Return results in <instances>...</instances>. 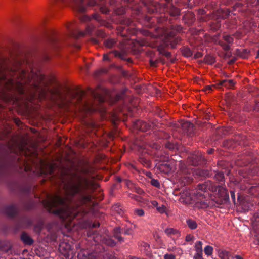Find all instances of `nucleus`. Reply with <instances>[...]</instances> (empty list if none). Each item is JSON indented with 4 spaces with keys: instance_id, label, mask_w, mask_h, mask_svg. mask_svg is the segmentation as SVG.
<instances>
[{
    "instance_id": "18",
    "label": "nucleus",
    "mask_w": 259,
    "mask_h": 259,
    "mask_svg": "<svg viewBox=\"0 0 259 259\" xmlns=\"http://www.w3.org/2000/svg\"><path fill=\"white\" fill-rule=\"evenodd\" d=\"M111 53H113L115 57H118L122 60H126L129 63H131L132 62V60L130 58H125V54L123 53L119 52L117 50H114L111 52Z\"/></svg>"
},
{
    "instance_id": "31",
    "label": "nucleus",
    "mask_w": 259,
    "mask_h": 259,
    "mask_svg": "<svg viewBox=\"0 0 259 259\" xmlns=\"http://www.w3.org/2000/svg\"><path fill=\"white\" fill-rule=\"evenodd\" d=\"M218 44L220 46H221L223 48V49L225 51H229L231 48L230 45L229 44L226 43L222 40H219L218 42Z\"/></svg>"
},
{
    "instance_id": "2",
    "label": "nucleus",
    "mask_w": 259,
    "mask_h": 259,
    "mask_svg": "<svg viewBox=\"0 0 259 259\" xmlns=\"http://www.w3.org/2000/svg\"><path fill=\"white\" fill-rule=\"evenodd\" d=\"M71 102L77 103L80 109L86 112H92L95 110L94 106L98 103L104 102V99L102 95L96 90L88 88L87 92L79 90L73 92L70 95Z\"/></svg>"
},
{
    "instance_id": "48",
    "label": "nucleus",
    "mask_w": 259,
    "mask_h": 259,
    "mask_svg": "<svg viewBox=\"0 0 259 259\" xmlns=\"http://www.w3.org/2000/svg\"><path fill=\"white\" fill-rule=\"evenodd\" d=\"M231 198L233 202L235 204L236 200H235V192L233 191H230Z\"/></svg>"
},
{
    "instance_id": "25",
    "label": "nucleus",
    "mask_w": 259,
    "mask_h": 259,
    "mask_svg": "<svg viewBox=\"0 0 259 259\" xmlns=\"http://www.w3.org/2000/svg\"><path fill=\"white\" fill-rule=\"evenodd\" d=\"M182 53L183 55L186 57H191L193 55L192 50L188 47H184L182 48Z\"/></svg>"
},
{
    "instance_id": "13",
    "label": "nucleus",
    "mask_w": 259,
    "mask_h": 259,
    "mask_svg": "<svg viewBox=\"0 0 259 259\" xmlns=\"http://www.w3.org/2000/svg\"><path fill=\"white\" fill-rule=\"evenodd\" d=\"M165 8H166L168 13L171 16H178L181 14V10L172 4H170L169 6L166 4Z\"/></svg>"
},
{
    "instance_id": "39",
    "label": "nucleus",
    "mask_w": 259,
    "mask_h": 259,
    "mask_svg": "<svg viewBox=\"0 0 259 259\" xmlns=\"http://www.w3.org/2000/svg\"><path fill=\"white\" fill-rule=\"evenodd\" d=\"M150 183H151V184L153 186H155L157 188L160 187L159 182L157 179H151Z\"/></svg>"
},
{
    "instance_id": "42",
    "label": "nucleus",
    "mask_w": 259,
    "mask_h": 259,
    "mask_svg": "<svg viewBox=\"0 0 259 259\" xmlns=\"http://www.w3.org/2000/svg\"><path fill=\"white\" fill-rule=\"evenodd\" d=\"M165 147L170 150H172L176 148V146L174 144L168 142L165 144Z\"/></svg>"
},
{
    "instance_id": "9",
    "label": "nucleus",
    "mask_w": 259,
    "mask_h": 259,
    "mask_svg": "<svg viewBox=\"0 0 259 259\" xmlns=\"http://www.w3.org/2000/svg\"><path fill=\"white\" fill-rule=\"evenodd\" d=\"M89 34H95L97 36L100 38H104L106 34L104 31L102 29H96L93 26H88L87 28L86 32Z\"/></svg>"
},
{
    "instance_id": "49",
    "label": "nucleus",
    "mask_w": 259,
    "mask_h": 259,
    "mask_svg": "<svg viewBox=\"0 0 259 259\" xmlns=\"http://www.w3.org/2000/svg\"><path fill=\"white\" fill-rule=\"evenodd\" d=\"M122 233L124 235H131L132 234V230L130 228H128L122 232Z\"/></svg>"
},
{
    "instance_id": "60",
    "label": "nucleus",
    "mask_w": 259,
    "mask_h": 259,
    "mask_svg": "<svg viewBox=\"0 0 259 259\" xmlns=\"http://www.w3.org/2000/svg\"><path fill=\"white\" fill-rule=\"evenodd\" d=\"M99 226H100V224L98 222H94L92 224L93 228H97V227H99Z\"/></svg>"
},
{
    "instance_id": "37",
    "label": "nucleus",
    "mask_w": 259,
    "mask_h": 259,
    "mask_svg": "<svg viewBox=\"0 0 259 259\" xmlns=\"http://www.w3.org/2000/svg\"><path fill=\"white\" fill-rule=\"evenodd\" d=\"M24 207L27 210L32 209L35 207V204L32 201H29L25 204Z\"/></svg>"
},
{
    "instance_id": "16",
    "label": "nucleus",
    "mask_w": 259,
    "mask_h": 259,
    "mask_svg": "<svg viewBox=\"0 0 259 259\" xmlns=\"http://www.w3.org/2000/svg\"><path fill=\"white\" fill-rule=\"evenodd\" d=\"M235 54L243 59L247 58L249 54V51L245 49H237L235 50Z\"/></svg>"
},
{
    "instance_id": "24",
    "label": "nucleus",
    "mask_w": 259,
    "mask_h": 259,
    "mask_svg": "<svg viewBox=\"0 0 259 259\" xmlns=\"http://www.w3.org/2000/svg\"><path fill=\"white\" fill-rule=\"evenodd\" d=\"M187 225H188V227L192 230L195 229L197 227V224L196 222L195 221L189 219L187 220L186 221Z\"/></svg>"
},
{
    "instance_id": "11",
    "label": "nucleus",
    "mask_w": 259,
    "mask_h": 259,
    "mask_svg": "<svg viewBox=\"0 0 259 259\" xmlns=\"http://www.w3.org/2000/svg\"><path fill=\"white\" fill-rule=\"evenodd\" d=\"M197 190H201L202 192H206L208 190L214 191L216 190L215 188H213L212 183L211 181H208L205 182L204 183L199 184L197 186Z\"/></svg>"
},
{
    "instance_id": "43",
    "label": "nucleus",
    "mask_w": 259,
    "mask_h": 259,
    "mask_svg": "<svg viewBox=\"0 0 259 259\" xmlns=\"http://www.w3.org/2000/svg\"><path fill=\"white\" fill-rule=\"evenodd\" d=\"M106 243L107 244V245L111 246H115L116 244V242L112 239H108L106 241Z\"/></svg>"
},
{
    "instance_id": "55",
    "label": "nucleus",
    "mask_w": 259,
    "mask_h": 259,
    "mask_svg": "<svg viewBox=\"0 0 259 259\" xmlns=\"http://www.w3.org/2000/svg\"><path fill=\"white\" fill-rule=\"evenodd\" d=\"M202 57V53L201 52H198L194 55L195 58H199Z\"/></svg>"
},
{
    "instance_id": "10",
    "label": "nucleus",
    "mask_w": 259,
    "mask_h": 259,
    "mask_svg": "<svg viewBox=\"0 0 259 259\" xmlns=\"http://www.w3.org/2000/svg\"><path fill=\"white\" fill-rule=\"evenodd\" d=\"M184 132L190 136H192L194 133L195 127L193 123L189 121L184 122L181 124Z\"/></svg>"
},
{
    "instance_id": "29",
    "label": "nucleus",
    "mask_w": 259,
    "mask_h": 259,
    "mask_svg": "<svg viewBox=\"0 0 259 259\" xmlns=\"http://www.w3.org/2000/svg\"><path fill=\"white\" fill-rule=\"evenodd\" d=\"M164 232L165 234H166L168 236H170L171 235H177L179 234V232L177 230L171 228L166 229Z\"/></svg>"
},
{
    "instance_id": "19",
    "label": "nucleus",
    "mask_w": 259,
    "mask_h": 259,
    "mask_svg": "<svg viewBox=\"0 0 259 259\" xmlns=\"http://www.w3.org/2000/svg\"><path fill=\"white\" fill-rule=\"evenodd\" d=\"M217 13L220 18L226 19L230 15V11L228 9H220L218 10Z\"/></svg>"
},
{
    "instance_id": "27",
    "label": "nucleus",
    "mask_w": 259,
    "mask_h": 259,
    "mask_svg": "<svg viewBox=\"0 0 259 259\" xmlns=\"http://www.w3.org/2000/svg\"><path fill=\"white\" fill-rule=\"evenodd\" d=\"M81 169L82 173L86 175H88L89 176H90V175H91L94 171L93 168L90 166L84 167Z\"/></svg>"
},
{
    "instance_id": "63",
    "label": "nucleus",
    "mask_w": 259,
    "mask_h": 259,
    "mask_svg": "<svg viewBox=\"0 0 259 259\" xmlns=\"http://www.w3.org/2000/svg\"><path fill=\"white\" fill-rule=\"evenodd\" d=\"M92 41L94 43L96 44H98L99 43V40L97 38H92Z\"/></svg>"
},
{
    "instance_id": "36",
    "label": "nucleus",
    "mask_w": 259,
    "mask_h": 259,
    "mask_svg": "<svg viewBox=\"0 0 259 259\" xmlns=\"http://www.w3.org/2000/svg\"><path fill=\"white\" fill-rule=\"evenodd\" d=\"M213 247L210 245H207L204 249V251L205 254L210 255L213 252Z\"/></svg>"
},
{
    "instance_id": "22",
    "label": "nucleus",
    "mask_w": 259,
    "mask_h": 259,
    "mask_svg": "<svg viewBox=\"0 0 259 259\" xmlns=\"http://www.w3.org/2000/svg\"><path fill=\"white\" fill-rule=\"evenodd\" d=\"M116 44V40L113 38H108L104 41V45L108 48H113Z\"/></svg>"
},
{
    "instance_id": "12",
    "label": "nucleus",
    "mask_w": 259,
    "mask_h": 259,
    "mask_svg": "<svg viewBox=\"0 0 259 259\" xmlns=\"http://www.w3.org/2000/svg\"><path fill=\"white\" fill-rule=\"evenodd\" d=\"M218 195L221 198V203H226L229 200V194L226 189L220 187L218 190Z\"/></svg>"
},
{
    "instance_id": "14",
    "label": "nucleus",
    "mask_w": 259,
    "mask_h": 259,
    "mask_svg": "<svg viewBox=\"0 0 259 259\" xmlns=\"http://www.w3.org/2000/svg\"><path fill=\"white\" fill-rule=\"evenodd\" d=\"M135 127L142 132L147 131L150 129V126L149 124L142 120H137L134 123Z\"/></svg>"
},
{
    "instance_id": "7",
    "label": "nucleus",
    "mask_w": 259,
    "mask_h": 259,
    "mask_svg": "<svg viewBox=\"0 0 259 259\" xmlns=\"http://www.w3.org/2000/svg\"><path fill=\"white\" fill-rule=\"evenodd\" d=\"M4 212L10 218H14L18 212V207L14 204L5 206L3 208Z\"/></svg>"
},
{
    "instance_id": "61",
    "label": "nucleus",
    "mask_w": 259,
    "mask_h": 259,
    "mask_svg": "<svg viewBox=\"0 0 259 259\" xmlns=\"http://www.w3.org/2000/svg\"><path fill=\"white\" fill-rule=\"evenodd\" d=\"M225 56L226 58H230L232 56V53L231 52H226Z\"/></svg>"
},
{
    "instance_id": "40",
    "label": "nucleus",
    "mask_w": 259,
    "mask_h": 259,
    "mask_svg": "<svg viewBox=\"0 0 259 259\" xmlns=\"http://www.w3.org/2000/svg\"><path fill=\"white\" fill-rule=\"evenodd\" d=\"M160 53L166 57H170L171 56V53L165 51L164 49L160 50Z\"/></svg>"
},
{
    "instance_id": "58",
    "label": "nucleus",
    "mask_w": 259,
    "mask_h": 259,
    "mask_svg": "<svg viewBox=\"0 0 259 259\" xmlns=\"http://www.w3.org/2000/svg\"><path fill=\"white\" fill-rule=\"evenodd\" d=\"M103 60L104 61H110L109 57V56H108V55L107 54H104L103 55Z\"/></svg>"
},
{
    "instance_id": "28",
    "label": "nucleus",
    "mask_w": 259,
    "mask_h": 259,
    "mask_svg": "<svg viewBox=\"0 0 259 259\" xmlns=\"http://www.w3.org/2000/svg\"><path fill=\"white\" fill-rule=\"evenodd\" d=\"M7 174L8 169H6L5 166L3 164H0V182Z\"/></svg>"
},
{
    "instance_id": "23",
    "label": "nucleus",
    "mask_w": 259,
    "mask_h": 259,
    "mask_svg": "<svg viewBox=\"0 0 259 259\" xmlns=\"http://www.w3.org/2000/svg\"><path fill=\"white\" fill-rule=\"evenodd\" d=\"M181 41V37L178 36L175 38H172L168 40V42L170 44L171 48L174 49L176 47L177 44H178Z\"/></svg>"
},
{
    "instance_id": "54",
    "label": "nucleus",
    "mask_w": 259,
    "mask_h": 259,
    "mask_svg": "<svg viewBox=\"0 0 259 259\" xmlns=\"http://www.w3.org/2000/svg\"><path fill=\"white\" fill-rule=\"evenodd\" d=\"M158 63L157 61H153L152 60H150V64L151 66L155 67Z\"/></svg>"
},
{
    "instance_id": "45",
    "label": "nucleus",
    "mask_w": 259,
    "mask_h": 259,
    "mask_svg": "<svg viewBox=\"0 0 259 259\" xmlns=\"http://www.w3.org/2000/svg\"><path fill=\"white\" fill-rule=\"evenodd\" d=\"M132 21L129 19H124L122 20V24L126 26L130 25Z\"/></svg>"
},
{
    "instance_id": "5",
    "label": "nucleus",
    "mask_w": 259,
    "mask_h": 259,
    "mask_svg": "<svg viewBox=\"0 0 259 259\" xmlns=\"http://www.w3.org/2000/svg\"><path fill=\"white\" fill-rule=\"evenodd\" d=\"M59 250L66 259H73L75 255V252L71 244L67 242H61L59 245Z\"/></svg>"
},
{
    "instance_id": "3",
    "label": "nucleus",
    "mask_w": 259,
    "mask_h": 259,
    "mask_svg": "<svg viewBox=\"0 0 259 259\" xmlns=\"http://www.w3.org/2000/svg\"><path fill=\"white\" fill-rule=\"evenodd\" d=\"M147 146L158 150L160 148V145L156 142H148L146 143V146H142L141 148V151L139 155V161L145 166L150 167L151 163L149 158L150 152L147 149Z\"/></svg>"
},
{
    "instance_id": "30",
    "label": "nucleus",
    "mask_w": 259,
    "mask_h": 259,
    "mask_svg": "<svg viewBox=\"0 0 259 259\" xmlns=\"http://www.w3.org/2000/svg\"><path fill=\"white\" fill-rule=\"evenodd\" d=\"M204 59V61L209 64H212L215 62V58L212 56H205Z\"/></svg>"
},
{
    "instance_id": "41",
    "label": "nucleus",
    "mask_w": 259,
    "mask_h": 259,
    "mask_svg": "<svg viewBox=\"0 0 259 259\" xmlns=\"http://www.w3.org/2000/svg\"><path fill=\"white\" fill-rule=\"evenodd\" d=\"M203 252H196L194 255V259H203L202 257Z\"/></svg>"
},
{
    "instance_id": "21",
    "label": "nucleus",
    "mask_w": 259,
    "mask_h": 259,
    "mask_svg": "<svg viewBox=\"0 0 259 259\" xmlns=\"http://www.w3.org/2000/svg\"><path fill=\"white\" fill-rule=\"evenodd\" d=\"M213 175H211V177H213L217 181L219 182H223L224 181V175L222 172L218 171L216 172L214 171Z\"/></svg>"
},
{
    "instance_id": "20",
    "label": "nucleus",
    "mask_w": 259,
    "mask_h": 259,
    "mask_svg": "<svg viewBox=\"0 0 259 259\" xmlns=\"http://www.w3.org/2000/svg\"><path fill=\"white\" fill-rule=\"evenodd\" d=\"M196 174L203 177H211V175H213L212 172H210L208 170L205 169H199L196 171Z\"/></svg>"
},
{
    "instance_id": "51",
    "label": "nucleus",
    "mask_w": 259,
    "mask_h": 259,
    "mask_svg": "<svg viewBox=\"0 0 259 259\" xmlns=\"http://www.w3.org/2000/svg\"><path fill=\"white\" fill-rule=\"evenodd\" d=\"M121 233V228L120 227H116L114 229V235L118 234Z\"/></svg>"
},
{
    "instance_id": "47",
    "label": "nucleus",
    "mask_w": 259,
    "mask_h": 259,
    "mask_svg": "<svg viewBox=\"0 0 259 259\" xmlns=\"http://www.w3.org/2000/svg\"><path fill=\"white\" fill-rule=\"evenodd\" d=\"M100 9L101 12L104 14H107L109 12V10L106 7H100Z\"/></svg>"
},
{
    "instance_id": "62",
    "label": "nucleus",
    "mask_w": 259,
    "mask_h": 259,
    "mask_svg": "<svg viewBox=\"0 0 259 259\" xmlns=\"http://www.w3.org/2000/svg\"><path fill=\"white\" fill-rule=\"evenodd\" d=\"M214 149L213 148H211L207 150V153L209 154H211L214 152Z\"/></svg>"
},
{
    "instance_id": "15",
    "label": "nucleus",
    "mask_w": 259,
    "mask_h": 259,
    "mask_svg": "<svg viewBox=\"0 0 259 259\" xmlns=\"http://www.w3.org/2000/svg\"><path fill=\"white\" fill-rule=\"evenodd\" d=\"M32 224L31 220L26 216L22 217L19 220L18 225L20 227L29 226Z\"/></svg>"
},
{
    "instance_id": "52",
    "label": "nucleus",
    "mask_w": 259,
    "mask_h": 259,
    "mask_svg": "<svg viewBox=\"0 0 259 259\" xmlns=\"http://www.w3.org/2000/svg\"><path fill=\"white\" fill-rule=\"evenodd\" d=\"M113 236L115 238L117 239L119 242H123V238L118 234L113 235Z\"/></svg>"
},
{
    "instance_id": "8",
    "label": "nucleus",
    "mask_w": 259,
    "mask_h": 259,
    "mask_svg": "<svg viewBox=\"0 0 259 259\" xmlns=\"http://www.w3.org/2000/svg\"><path fill=\"white\" fill-rule=\"evenodd\" d=\"M235 84L236 82L233 79H223L217 83L216 86L219 89L223 90V87L228 89H233Z\"/></svg>"
},
{
    "instance_id": "17",
    "label": "nucleus",
    "mask_w": 259,
    "mask_h": 259,
    "mask_svg": "<svg viewBox=\"0 0 259 259\" xmlns=\"http://www.w3.org/2000/svg\"><path fill=\"white\" fill-rule=\"evenodd\" d=\"M21 239L26 245H30L33 243V239L25 232L21 234Z\"/></svg>"
},
{
    "instance_id": "50",
    "label": "nucleus",
    "mask_w": 259,
    "mask_h": 259,
    "mask_svg": "<svg viewBox=\"0 0 259 259\" xmlns=\"http://www.w3.org/2000/svg\"><path fill=\"white\" fill-rule=\"evenodd\" d=\"M194 239V236L191 235L190 234L187 235L186 237L185 240L187 242H190L191 241H192Z\"/></svg>"
},
{
    "instance_id": "38",
    "label": "nucleus",
    "mask_w": 259,
    "mask_h": 259,
    "mask_svg": "<svg viewBox=\"0 0 259 259\" xmlns=\"http://www.w3.org/2000/svg\"><path fill=\"white\" fill-rule=\"evenodd\" d=\"M220 256L222 259H228L229 256V252L227 251L223 250L220 253Z\"/></svg>"
},
{
    "instance_id": "56",
    "label": "nucleus",
    "mask_w": 259,
    "mask_h": 259,
    "mask_svg": "<svg viewBox=\"0 0 259 259\" xmlns=\"http://www.w3.org/2000/svg\"><path fill=\"white\" fill-rule=\"evenodd\" d=\"M51 43L52 44V45L53 46V47L54 48H55L56 47V45L57 44V40L55 39H52L51 40Z\"/></svg>"
},
{
    "instance_id": "4",
    "label": "nucleus",
    "mask_w": 259,
    "mask_h": 259,
    "mask_svg": "<svg viewBox=\"0 0 259 259\" xmlns=\"http://www.w3.org/2000/svg\"><path fill=\"white\" fill-rule=\"evenodd\" d=\"M78 259H111L112 255L105 252L81 250L77 254Z\"/></svg>"
},
{
    "instance_id": "1",
    "label": "nucleus",
    "mask_w": 259,
    "mask_h": 259,
    "mask_svg": "<svg viewBox=\"0 0 259 259\" xmlns=\"http://www.w3.org/2000/svg\"><path fill=\"white\" fill-rule=\"evenodd\" d=\"M60 180L65 197L55 195L48 204L50 211L64 221L82 219L85 214L82 206L91 204L96 183L76 172L65 171L62 172Z\"/></svg>"
},
{
    "instance_id": "32",
    "label": "nucleus",
    "mask_w": 259,
    "mask_h": 259,
    "mask_svg": "<svg viewBox=\"0 0 259 259\" xmlns=\"http://www.w3.org/2000/svg\"><path fill=\"white\" fill-rule=\"evenodd\" d=\"M195 250L196 252H203L202 242L201 241H198L195 244Z\"/></svg>"
},
{
    "instance_id": "53",
    "label": "nucleus",
    "mask_w": 259,
    "mask_h": 259,
    "mask_svg": "<svg viewBox=\"0 0 259 259\" xmlns=\"http://www.w3.org/2000/svg\"><path fill=\"white\" fill-rule=\"evenodd\" d=\"M142 245L144 247L145 250L149 251L148 250L150 248V245L148 244L143 242L142 243Z\"/></svg>"
},
{
    "instance_id": "34",
    "label": "nucleus",
    "mask_w": 259,
    "mask_h": 259,
    "mask_svg": "<svg viewBox=\"0 0 259 259\" xmlns=\"http://www.w3.org/2000/svg\"><path fill=\"white\" fill-rule=\"evenodd\" d=\"M113 208L115 210V211L116 212V213L119 214V215H122L123 214V210L122 209V208L119 204L115 205L113 206Z\"/></svg>"
},
{
    "instance_id": "46",
    "label": "nucleus",
    "mask_w": 259,
    "mask_h": 259,
    "mask_svg": "<svg viewBox=\"0 0 259 259\" xmlns=\"http://www.w3.org/2000/svg\"><path fill=\"white\" fill-rule=\"evenodd\" d=\"M164 259H176L175 256L172 254H165L164 255Z\"/></svg>"
},
{
    "instance_id": "64",
    "label": "nucleus",
    "mask_w": 259,
    "mask_h": 259,
    "mask_svg": "<svg viewBox=\"0 0 259 259\" xmlns=\"http://www.w3.org/2000/svg\"><path fill=\"white\" fill-rule=\"evenodd\" d=\"M182 30V27L181 26L178 25V26H177L176 30H177V31L180 32V31H181Z\"/></svg>"
},
{
    "instance_id": "59",
    "label": "nucleus",
    "mask_w": 259,
    "mask_h": 259,
    "mask_svg": "<svg viewBox=\"0 0 259 259\" xmlns=\"http://www.w3.org/2000/svg\"><path fill=\"white\" fill-rule=\"evenodd\" d=\"M50 55L48 54H46L44 55V57H43V59L44 60H48L49 59H50Z\"/></svg>"
},
{
    "instance_id": "33",
    "label": "nucleus",
    "mask_w": 259,
    "mask_h": 259,
    "mask_svg": "<svg viewBox=\"0 0 259 259\" xmlns=\"http://www.w3.org/2000/svg\"><path fill=\"white\" fill-rule=\"evenodd\" d=\"M223 39L226 43H228L229 45L232 44L234 41V38L230 35H223Z\"/></svg>"
},
{
    "instance_id": "44",
    "label": "nucleus",
    "mask_w": 259,
    "mask_h": 259,
    "mask_svg": "<svg viewBox=\"0 0 259 259\" xmlns=\"http://www.w3.org/2000/svg\"><path fill=\"white\" fill-rule=\"evenodd\" d=\"M135 213L139 216H143L144 214V211L142 209H135Z\"/></svg>"
},
{
    "instance_id": "57",
    "label": "nucleus",
    "mask_w": 259,
    "mask_h": 259,
    "mask_svg": "<svg viewBox=\"0 0 259 259\" xmlns=\"http://www.w3.org/2000/svg\"><path fill=\"white\" fill-rule=\"evenodd\" d=\"M157 210L160 212V213H163L165 211V207L162 206V207H159L157 208Z\"/></svg>"
},
{
    "instance_id": "26",
    "label": "nucleus",
    "mask_w": 259,
    "mask_h": 259,
    "mask_svg": "<svg viewBox=\"0 0 259 259\" xmlns=\"http://www.w3.org/2000/svg\"><path fill=\"white\" fill-rule=\"evenodd\" d=\"M93 18L96 20L100 25H105L106 22L103 20L101 16L98 14H94L92 15Z\"/></svg>"
},
{
    "instance_id": "6",
    "label": "nucleus",
    "mask_w": 259,
    "mask_h": 259,
    "mask_svg": "<svg viewBox=\"0 0 259 259\" xmlns=\"http://www.w3.org/2000/svg\"><path fill=\"white\" fill-rule=\"evenodd\" d=\"M205 161L202 153L200 151L194 152L188 157V162L193 166H197Z\"/></svg>"
},
{
    "instance_id": "35",
    "label": "nucleus",
    "mask_w": 259,
    "mask_h": 259,
    "mask_svg": "<svg viewBox=\"0 0 259 259\" xmlns=\"http://www.w3.org/2000/svg\"><path fill=\"white\" fill-rule=\"evenodd\" d=\"M85 32L83 31H78V32H75L73 31H72L71 32V35L72 37H73L75 38H78L79 37L83 36L85 35Z\"/></svg>"
}]
</instances>
